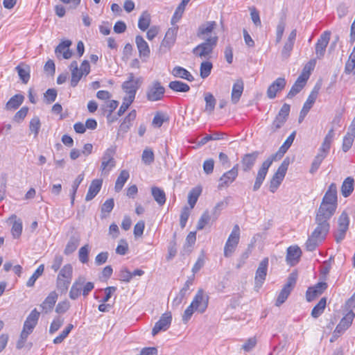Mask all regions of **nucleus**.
<instances>
[{"instance_id":"5701e85b","label":"nucleus","mask_w":355,"mask_h":355,"mask_svg":"<svg viewBox=\"0 0 355 355\" xmlns=\"http://www.w3.org/2000/svg\"><path fill=\"white\" fill-rule=\"evenodd\" d=\"M216 26V22L214 21H206L198 27L197 37L205 40L206 37H209L208 36L211 34Z\"/></svg>"},{"instance_id":"a211bd4d","label":"nucleus","mask_w":355,"mask_h":355,"mask_svg":"<svg viewBox=\"0 0 355 355\" xmlns=\"http://www.w3.org/2000/svg\"><path fill=\"white\" fill-rule=\"evenodd\" d=\"M141 78H136L135 82L125 81L122 85V88L127 94L126 97L134 101L137 91L141 86Z\"/></svg>"},{"instance_id":"680f3d73","label":"nucleus","mask_w":355,"mask_h":355,"mask_svg":"<svg viewBox=\"0 0 355 355\" xmlns=\"http://www.w3.org/2000/svg\"><path fill=\"white\" fill-rule=\"evenodd\" d=\"M141 159L145 164H152L155 159L153 151L150 148H146L142 153Z\"/></svg>"},{"instance_id":"8fccbe9b","label":"nucleus","mask_w":355,"mask_h":355,"mask_svg":"<svg viewBox=\"0 0 355 355\" xmlns=\"http://www.w3.org/2000/svg\"><path fill=\"white\" fill-rule=\"evenodd\" d=\"M24 99V96L21 94H16L13 96L6 103V107L8 110L17 109L23 103Z\"/></svg>"},{"instance_id":"4468645a","label":"nucleus","mask_w":355,"mask_h":355,"mask_svg":"<svg viewBox=\"0 0 355 355\" xmlns=\"http://www.w3.org/2000/svg\"><path fill=\"white\" fill-rule=\"evenodd\" d=\"M268 258L266 257L259 264L254 277V284L255 286L257 288L261 287L266 279L268 272Z\"/></svg>"},{"instance_id":"dca6fc26","label":"nucleus","mask_w":355,"mask_h":355,"mask_svg":"<svg viewBox=\"0 0 355 355\" xmlns=\"http://www.w3.org/2000/svg\"><path fill=\"white\" fill-rule=\"evenodd\" d=\"M39 317L40 313L36 310V309H33L31 312L24 324L23 330L21 331V333H23V336H28L33 332L37 323Z\"/></svg>"},{"instance_id":"a878e982","label":"nucleus","mask_w":355,"mask_h":355,"mask_svg":"<svg viewBox=\"0 0 355 355\" xmlns=\"http://www.w3.org/2000/svg\"><path fill=\"white\" fill-rule=\"evenodd\" d=\"M296 35L297 31L295 29L293 30L290 33L282 51V55L283 58H288L290 56L291 52L293 49V46L296 39Z\"/></svg>"},{"instance_id":"6e6552de","label":"nucleus","mask_w":355,"mask_h":355,"mask_svg":"<svg viewBox=\"0 0 355 355\" xmlns=\"http://www.w3.org/2000/svg\"><path fill=\"white\" fill-rule=\"evenodd\" d=\"M349 218L347 213L344 211L338 219V229L334 233L335 240L337 243L341 242L345 237L346 232L349 228Z\"/></svg>"},{"instance_id":"4c0bfd02","label":"nucleus","mask_w":355,"mask_h":355,"mask_svg":"<svg viewBox=\"0 0 355 355\" xmlns=\"http://www.w3.org/2000/svg\"><path fill=\"white\" fill-rule=\"evenodd\" d=\"M151 194L154 200L157 202V203L159 205L162 206L165 204L166 198L165 192L163 189L155 186L152 187Z\"/></svg>"},{"instance_id":"864d4df0","label":"nucleus","mask_w":355,"mask_h":355,"mask_svg":"<svg viewBox=\"0 0 355 355\" xmlns=\"http://www.w3.org/2000/svg\"><path fill=\"white\" fill-rule=\"evenodd\" d=\"M78 245L79 239L75 236H71L64 248V253L66 255L72 254L77 249Z\"/></svg>"},{"instance_id":"37998d69","label":"nucleus","mask_w":355,"mask_h":355,"mask_svg":"<svg viewBox=\"0 0 355 355\" xmlns=\"http://www.w3.org/2000/svg\"><path fill=\"white\" fill-rule=\"evenodd\" d=\"M205 107L204 111L209 114H212L216 103V98L212 94L207 92L205 94Z\"/></svg>"},{"instance_id":"ddd939ff","label":"nucleus","mask_w":355,"mask_h":355,"mask_svg":"<svg viewBox=\"0 0 355 355\" xmlns=\"http://www.w3.org/2000/svg\"><path fill=\"white\" fill-rule=\"evenodd\" d=\"M239 175V164H235L232 169L223 173L219 179L218 188L229 187L237 178Z\"/></svg>"},{"instance_id":"9d476101","label":"nucleus","mask_w":355,"mask_h":355,"mask_svg":"<svg viewBox=\"0 0 355 355\" xmlns=\"http://www.w3.org/2000/svg\"><path fill=\"white\" fill-rule=\"evenodd\" d=\"M290 108L288 104L284 103L282 105L270 126V129L273 132L277 131L286 123L289 115Z\"/></svg>"},{"instance_id":"ea45409f","label":"nucleus","mask_w":355,"mask_h":355,"mask_svg":"<svg viewBox=\"0 0 355 355\" xmlns=\"http://www.w3.org/2000/svg\"><path fill=\"white\" fill-rule=\"evenodd\" d=\"M354 180L352 177H347L343 181L341 186V193L347 198L351 195L354 191Z\"/></svg>"},{"instance_id":"c756f323","label":"nucleus","mask_w":355,"mask_h":355,"mask_svg":"<svg viewBox=\"0 0 355 355\" xmlns=\"http://www.w3.org/2000/svg\"><path fill=\"white\" fill-rule=\"evenodd\" d=\"M71 45V42L68 40L60 43L55 50L57 57L59 58L60 54H62L63 58L69 59L72 55V52L69 49Z\"/></svg>"},{"instance_id":"774afa93","label":"nucleus","mask_w":355,"mask_h":355,"mask_svg":"<svg viewBox=\"0 0 355 355\" xmlns=\"http://www.w3.org/2000/svg\"><path fill=\"white\" fill-rule=\"evenodd\" d=\"M354 137L355 136H353L352 134L348 133H347L346 135L344 137L343 140L342 149L345 153L347 152L351 148Z\"/></svg>"},{"instance_id":"6e6d98bb","label":"nucleus","mask_w":355,"mask_h":355,"mask_svg":"<svg viewBox=\"0 0 355 355\" xmlns=\"http://www.w3.org/2000/svg\"><path fill=\"white\" fill-rule=\"evenodd\" d=\"M227 206V202L222 200L216 203L211 211L212 221H216L220 215L221 211Z\"/></svg>"},{"instance_id":"f257e3e1","label":"nucleus","mask_w":355,"mask_h":355,"mask_svg":"<svg viewBox=\"0 0 355 355\" xmlns=\"http://www.w3.org/2000/svg\"><path fill=\"white\" fill-rule=\"evenodd\" d=\"M338 207L337 187L331 183L322 198L320 207L316 212L315 221L329 223Z\"/></svg>"},{"instance_id":"2f4dec72","label":"nucleus","mask_w":355,"mask_h":355,"mask_svg":"<svg viewBox=\"0 0 355 355\" xmlns=\"http://www.w3.org/2000/svg\"><path fill=\"white\" fill-rule=\"evenodd\" d=\"M103 184V180L95 179L92 181L87 193L85 197L86 201L92 200L100 191Z\"/></svg>"},{"instance_id":"c9c22d12","label":"nucleus","mask_w":355,"mask_h":355,"mask_svg":"<svg viewBox=\"0 0 355 355\" xmlns=\"http://www.w3.org/2000/svg\"><path fill=\"white\" fill-rule=\"evenodd\" d=\"M15 70L17 71L19 76V78L21 80L22 83L26 84L29 81L31 77L30 67L27 64L21 63L15 67Z\"/></svg>"},{"instance_id":"a18cd8bd","label":"nucleus","mask_w":355,"mask_h":355,"mask_svg":"<svg viewBox=\"0 0 355 355\" xmlns=\"http://www.w3.org/2000/svg\"><path fill=\"white\" fill-rule=\"evenodd\" d=\"M119 105V103L117 101L112 100L110 102H108L105 105H104V107L103 110H104V112L107 113V120L110 122L114 121L117 118L112 116V114L113 111Z\"/></svg>"},{"instance_id":"423d86ee","label":"nucleus","mask_w":355,"mask_h":355,"mask_svg":"<svg viewBox=\"0 0 355 355\" xmlns=\"http://www.w3.org/2000/svg\"><path fill=\"white\" fill-rule=\"evenodd\" d=\"M289 164V159H284V160L282 162L281 165L277 168L275 173L273 175L270 182V191L272 193H275L276 191V190L283 181L286 173V171L288 170Z\"/></svg>"},{"instance_id":"f3484780","label":"nucleus","mask_w":355,"mask_h":355,"mask_svg":"<svg viewBox=\"0 0 355 355\" xmlns=\"http://www.w3.org/2000/svg\"><path fill=\"white\" fill-rule=\"evenodd\" d=\"M330 31H324L318 40L315 44V55L318 59H321L324 57L326 48L330 40Z\"/></svg>"},{"instance_id":"7c9ffc66","label":"nucleus","mask_w":355,"mask_h":355,"mask_svg":"<svg viewBox=\"0 0 355 355\" xmlns=\"http://www.w3.org/2000/svg\"><path fill=\"white\" fill-rule=\"evenodd\" d=\"M334 137V130L331 129L327 135L325 136L324 141L319 148L318 154H322V155L327 157L331 148V143L333 141Z\"/></svg>"},{"instance_id":"bf43d9fd","label":"nucleus","mask_w":355,"mask_h":355,"mask_svg":"<svg viewBox=\"0 0 355 355\" xmlns=\"http://www.w3.org/2000/svg\"><path fill=\"white\" fill-rule=\"evenodd\" d=\"M83 179H84V174L81 173V174L78 175L77 176V178H76V180L73 182V184L71 185V205H73L74 202L76 191L78 190L79 185L83 182Z\"/></svg>"},{"instance_id":"9b49d317","label":"nucleus","mask_w":355,"mask_h":355,"mask_svg":"<svg viewBox=\"0 0 355 355\" xmlns=\"http://www.w3.org/2000/svg\"><path fill=\"white\" fill-rule=\"evenodd\" d=\"M209 303V297L205 295L202 289H199L191 304L194 307L195 310L200 313H204L207 309Z\"/></svg>"},{"instance_id":"0eeeda50","label":"nucleus","mask_w":355,"mask_h":355,"mask_svg":"<svg viewBox=\"0 0 355 355\" xmlns=\"http://www.w3.org/2000/svg\"><path fill=\"white\" fill-rule=\"evenodd\" d=\"M297 282V275L295 273H291L287 278L286 283L281 290L277 298L275 305L279 306L282 305L288 297L292 290L295 287Z\"/></svg>"},{"instance_id":"72a5a7b5","label":"nucleus","mask_w":355,"mask_h":355,"mask_svg":"<svg viewBox=\"0 0 355 355\" xmlns=\"http://www.w3.org/2000/svg\"><path fill=\"white\" fill-rule=\"evenodd\" d=\"M243 91V82L242 80H237L232 87L231 101L233 104H236Z\"/></svg>"},{"instance_id":"4be33fe9","label":"nucleus","mask_w":355,"mask_h":355,"mask_svg":"<svg viewBox=\"0 0 355 355\" xmlns=\"http://www.w3.org/2000/svg\"><path fill=\"white\" fill-rule=\"evenodd\" d=\"M327 288L325 282H319L314 287H310L306 291V298L308 302L313 301L315 298L320 295Z\"/></svg>"},{"instance_id":"e2e57ef3","label":"nucleus","mask_w":355,"mask_h":355,"mask_svg":"<svg viewBox=\"0 0 355 355\" xmlns=\"http://www.w3.org/2000/svg\"><path fill=\"white\" fill-rule=\"evenodd\" d=\"M89 252V246L88 244L81 247L78 252V258L81 263H86L89 261L88 254Z\"/></svg>"},{"instance_id":"4d7b16f0","label":"nucleus","mask_w":355,"mask_h":355,"mask_svg":"<svg viewBox=\"0 0 355 355\" xmlns=\"http://www.w3.org/2000/svg\"><path fill=\"white\" fill-rule=\"evenodd\" d=\"M213 64L211 62L205 61L202 62L200 67V76L202 78L205 79L207 78L211 71Z\"/></svg>"},{"instance_id":"3c124183","label":"nucleus","mask_w":355,"mask_h":355,"mask_svg":"<svg viewBox=\"0 0 355 355\" xmlns=\"http://www.w3.org/2000/svg\"><path fill=\"white\" fill-rule=\"evenodd\" d=\"M73 274V268L71 264L64 265L60 270L57 278L71 282Z\"/></svg>"},{"instance_id":"b1692460","label":"nucleus","mask_w":355,"mask_h":355,"mask_svg":"<svg viewBox=\"0 0 355 355\" xmlns=\"http://www.w3.org/2000/svg\"><path fill=\"white\" fill-rule=\"evenodd\" d=\"M354 313L350 310L340 321L338 324L336 326L334 333H343L352 324V321L354 318Z\"/></svg>"},{"instance_id":"cd10ccee","label":"nucleus","mask_w":355,"mask_h":355,"mask_svg":"<svg viewBox=\"0 0 355 355\" xmlns=\"http://www.w3.org/2000/svg\"><path fill=\"white\" fill-rule=\"evenodd\" d=\"M135 42L140 58H148L150 56V48L148 43L141 35L136 36Z\"/></svg>"},{"instance_id":"58836bf2","label":"nucleus","mask_w":355,"mask_h":355,"mask_svg":"<svg viewBox=\"0 0 355 355\" xmlns=\"http://www.w3.org/2000/svg\"><path fill=\"white\" fill-rule=\"evenodd\" d=\"M320 89V85L318 84L314 87L303 105L304 111H309L311 110L318 97Z\"/></svg>"},{"instance_id":"2eb2a0df","label":"nucleus","mask_w":355,"mask_h":355,"mask_svg":"<svg viewBox=\"0 0 355 355\" xmlns=\"http://www.w3.org/2000/svg\"><path fill=\"white\" fill-rule=\"evenodd\" d=\"M171 321L172 314L171 312H166L163 313L153 328L152 335L155 336L161 331H166L169 328Z\"/></svg>"},{"instance_id":"a19ab883","label":"nucleus","mask_w":355,"mask_h":355,"mask_svg":"<svg viewBox=\"0 0 355 355\" xmlns=\"http://www.w3.org/2000/svg\"><path fill=\"white\" fill-rule=\"evenodd\" d=\"M137 113L135 110H132L128 116H125L123 121L119 126V131L126 132L132 125V123L136 119Z\"/></svg>"},{"instance_id":"6ab92c4d","label":"nucleus","mask_w":355,"mask_h":355,"mask_svg":"<svg viewBox=\"0 0 355 355\" xmlns=\"http://www.w3.org/2000/svg\"><path fill=\"white\" fill-rule=\"evenodd\" d=\"M286 85V80L284 78H278L268 87L266 94L268 98L273 99L276 97L277 92L283 90Z\"/></svg>"},{"instance_id":"69168bd1","label":"nucleus","mask_w":355,"mask_h":355,"mask_svg":"<svg viewBox=\"0 0 355 355\" xmlns=\"http://www.w3.org/2000/svg\"><path fill=\"white\" fill-rule=\"evenodd\" d=\"M41 123L37 116L33 118L30 121L29 129L31 132L34 133V137H36L39 133Z\"/></svg>"},{"instance_id":"c03bdc74","label":"nucleus","mask_w":355,"mask_h":355,"mask_svg":"<svg viewBox=\"0 0 355 355\" xmlns=\"http://www.w3.org/2000/svg\"><path fill=\"white\" fill-rule=\"evenodd\" d=\"M168 87L176 92H187L190 89V87L188 84L179 80L170 82Z\"/></svg>"},{"instance_id":"0e129e2a","label":"nucleus","mask_w":355,"mask_h":355,"mask_svg":"<svg viewBox=\"0 0 355 355\" xmlns=\"http://www.w3.org/2000/svg\"><path fill=\"white\" fill-rule=\"evenodd\" d=\"M73 328V325L72 324H69L67 327L61 332V334L54 338L53 343L54 344H60L69 335L70 331Z\"/></svg>"},{"instance_id":"aec40b11","label":"nucleus","mask_w":355,"mask_h":355,"mask_svg":"<svg viewBox=\"0 0 355 355\" xmlns=\"http://www.w3.org/2000/svg\"><path fill=\"white\" fill-rule=\"evenodd\" d=\"M259 155V152L254 151L251 153L245 154L241 158L242 170L244 172H249L254 166Z\"/></svg>"},{"instance_id":"39448f33","label":"nucleus","mask_w":355,"mask_h":355,"mask_svg":"<svg viewBox=\"0 0 355 355\" xmlns=\"http://www.w3.org/2000/svg\"><path fill=\"white\" fill-rule=\"evenodd\" d=\"M239 239L240 228L238 225H235L224 247V256L225 257H230L233 254L239 244Z\"/></svg>"},{"instance_id":"603ef678","label":"nucleus","mask_w":355,"mask_h":355,"mask_svg":"<svg viewBox=\"0 0 355 355\" xmlns=\"http://www.w3.org/2000/svg\"><path fill=\"white\" fill-rule=\"evenodd\" d=\"M326 304L327 298H321L318 303L312 309L311 316L314 318H318L324 312Z\"/></svg>"},{"instance_id":"412c9836","label":"nucleus","mask_w":355,"mask_h":355,"mask_svg":"<svg viewBox=\"0 0 355 355\" xmlns=\"http://www.w3.org/2000/svg\"><path fill=\"white\" fill-rule=\"evenodd\" d=\"M308 79L309 73L306 74L305 73H302L288 93L287 98H292L298 94L304 88Z\"/></svg>"},{"instance_id":"e433bc0d","label":"nucleus","mask_w":355,"mask_h":355,"mask_svg":"<svg viewBox=\"0 0 355 355\" xmlns=\"http://www.w3.org/2000/svg\"><path fill=\"white\" fill-rule=\"evenodd\" d=\"M171 73L173 76H175L176 78L185 79L190 82H192L194 80V78L191 75V73L186 69H184L182 67H180V66L175 67L173 69Z\"/></svg>"},{"instance_id":"5fc2aeb1","label":"nucleus","mask_w":355,"mask_h":355,"mask_svg":"<svg viewBox=\"0 0 355 355\" xmlns=\"http://www.w3.org/2000/svg\"><path fill=\"white\" fill-rule=\"evenodd\" d=\"M211 220H212V216L209 214L208 210L205 211L198 222L196 226L197 230H203Z\"/></svg>"},{"instance_id":"de8ad7c7","label":"nucleus","mask_w":355,"mask_h":355,"mask_svg":"<svg viewBox=\"0 0 355 355\" xmlns=\"http://www.w3.org/2000/svg\"><path fill=\"white\" fill-rule=\"evenodd\" d=\"M202 192V189L199 187L193 188L189 193L188 195V203L189 204L191 209H193L196 204L199 196Z\"/></svg>"},{"instance_id":"7ed1b4c3","label":"nucleus","mask_w":355,"mask_h":355,"mask_svg":"<svg viewBox=\"0 0 355 355\" xmlns=\"http://www.w3.org/2000/svg\"><path fill=\"white\" fill-rule=\"evenodd\" d=\"M288 148H289L288 146H285V144H283L282 146L279 148L278 152L275 155H271L262 163L256 176L255 182L253 186L254 191H258L260 189L262 183L263 182L266 178L268 169L271 166L273 160L275 159V157L278 155H279V157L283 156L288 150Z\"/></svg>"},{"instance_id":"473e14b6","label":"nucleus","mask_w":355,"mask_h":355,"mask_svg":"<svg viewBox=\"0 0 355 355\" xmlns=\"http://www.w3.org/2000/svg\"><path fill=\"white\" fill-rule=\"evenodd\" d=\"M177 33H178V28L177 27L169 28L166 31L164 38L162 40V46L170 49L175 42Z\"/></svg>"},{"instance_id":"338daca9","label":"nucleus","mask_w":355,"mask_h":355,"mask_svg":"<svg viewBox=\"0 0 355 355\" xmlns=\"http://www.w3.org/2000/svg\"><path fill=\"white\" fill-rule=\"evenodd\" d=\"M70 284L71 282L68 280L62 279L60 278H57L56 279V288L62 294L67 291Z\"/></svg>"},{"instance_id":"bb28decb","label":"nucleus","mask_w":355,"mask_h":355,"mask_svg":"<svg viewBox=\"0 0 355 355\" xmlns=\"http://www.w3.org/2000/svg\"><path fill=\"white\" fill-rule=\"evenodd\" d=\"M85 283V277L83 276H80L75 280L69 291V297L71 300H76L80 296Z\"/></svg>"},{"instance_id":"393cba45","label":"nucleus","mask_w":355,"mask_h":355,"mask_svg":"<svg viewBox=\"0 0 355 355\" xmlns=\"http://www.w3.org/2000/svg\"><path fill=\"white\" fill-rule=\"evenodd\" d=\"M301 255L302 251L298 246H290L287 249L286 261L288 264L294 266L298 263Z\"/></svg>"},{"instance_id":"49530a36","label":"nucleus","mask_w":355,"mask_h":355,"mask_svg":"<svg viewBox=\"0 0 355 355\" xmlns=\"http://www.w3.org/2000/svg\"><path fill=\"white\" fill-rule=\"evenodd\" d=\"M15 218V220L12 223L11 232L12 236L15 239H18L21 234L22 232V221L21 219H17V216L13 215L11 216L10 219Z\"/></svg>"},{"instance_id":"052dcab7","label":"nucleus","mask_w":355,"mask_h":355,"mask_svg":"<svg viewBox=\"0 0 355 355\" xmlns=\"http://www.w3.org/2000/svg\"><path fill=\"white\" fill-rule=\"evenodd\" d=\"M325 157H326L322 155V154H318V153L317 154V155L314 157V159L312 162V164H311V168L309 170V172L311 174L315 173L318 171L321 163L322 162V161L324 159Z\"/></svg>"},{"instance_id":"c85d7f7f","label":"nucleus","mask_w":355,"mask_h":355,"mask_svg":"<svg viewBox=\"0 0 355 355\" xmlns=\"http://www.w3.org/2000/svg\"><path fill=\"white\" fill-rule=\"evenodd\" d=\"M58 295L55 291H51L40 305L42 311L48 313L52 311L58 300Z\"/></svg>"},{"instance_id":"1a4fd4ad","label":"nucleus","mask_w":355,"mask_h":355,"mask_svg":"<svg viewBox=\"0 0 355 355\" xmlns=\"http://www.w3.org/2000/svg\"><path fill=\"white\" fill-rule=\"evenodd\" d=\"M115 150L112 148H107L102 157L101 170L102 174L107 175L112 168L115 166L116 162L114 159Z\"/></svg>"},{"instance_id":"13d9d810","label":"nucleus","mask_w":355,"mask_h":355,"mask_svg":"<svg viewBox=\"0 0 355 355\" xmlns=\"http://www.w3.org/2000/svg\"><path fill=\"white\" fill-rule=\"evenodd\" d=\"M44 270V264H41L35 272L32 275V276L29 278V279L26 282V286L28 287H32L34 286L36 280L43 274Z\"/></svg>"},{"instance_id":"f8f14e48","label":"nucleus","mask_w":355,"mask_h":355,"mask_svg":"<svg viewBox=\"0 0 355 355\" xmlns=\"http://www.w3.org/2000/svg\"><path fill=\"white\" fill-rule=\"evenodd\" d=\"M165 92V89L161 83L156 80L148 86L146 98L150 101H157L162 99Z\"/></svg>"},{"instance_id":"79ce46f5","label":"nucleus","mask_w":355,"mask_h":355,"mask_svg":"<svg viewBox=\"0 0 355 355\" xmlns=\"http://www.w3.org/2000/svg\"><path fill=\"white\" fill-rule=\"evenodd\" d=\"M129 177L130 174L128 171L122 170L121 171L115 182L114 189L116 192H119L121 191Z\"/></svg>"},{"instance_id":"f704fd0d","label":"nucleus","mask_w":355,"mask_h":355,"mask_svg":"<svg viewBox=\"0 0 355 355\" xmlns=\"http://www.w3.org/2000/svg\"><path fill=\"white\" fill-rule=\"evenodd\" d=\"M69 68L71 71V86L75 87L83 77V74L80 72L78 67V62L76 61H73L71 63Z\"/></svg>"},{"instance_id":"20e7f679","label":"nucleus","mask_w":355,"mask_h":355,"mask_svg":"<svg viewBox=\"0 0 355 355\" xmlns=\"http://www.w3.org/2000/svg\"><path fill=\"white\" fill-rule=\"evenodd\" d=\"M218 40V37L216 35L209 36L204 42L198 44L193 49V53L200 58L209 59L211 57L214 48L217 45Z\"/></svg>"},{"instance_id":"f03ea898","label":"nucleus","mask_w":355,"mask_h":355,"mask_svg":"<svg viewBox=\"0 0 355 355\" xmlns=\"http://www.w3.org/2000/svg\"><path fill=\"white\" fill-rule=\"evenodd\" d=\"M315 223L316 227L306 242V249L310 252L315 250L319 243L325 239L330 229L329 223L315 221Z\"/></svg>"},{"instance_id":"09e8293b","label":"nucleus","mask_w":355,"mask_h":355,"mask_svg":"<svg viewBox=\"0 0 355 355\" xmlns=\"http://www.w3.org/2000/svg\"><path fill=\"white\" fill-rule=\"evenodd\" d=\"M150 24V15L148 12V11H144L138 21V27L142 31H145L147 30Z\"/></svg>"}]
</instances>
